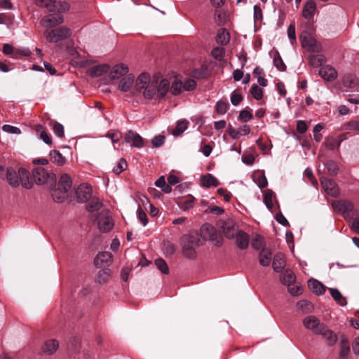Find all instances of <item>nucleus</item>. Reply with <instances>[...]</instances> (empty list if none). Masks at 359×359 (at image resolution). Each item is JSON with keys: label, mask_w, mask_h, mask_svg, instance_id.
<instances>
[{"label": "nucleus", "mask_w": 359, "mask_h": 359, "mask_svg": "<svg viewBox=\"0 0 359 359\" xmlns=\"http://www.w3.org/2000/svg\"><path fill=\"white\" fill-rule=\"evenodd\" d=\"M319 75L326 81H331L337 77V72L333 67L326 65L319 70Z\"/></svg>", "instance_id": "ddd939ff"}, {"label": "nucleus", "mask_w": 359, "mask_h": 359, "mask_svg": "<svg viewBox=\"0 0 359 359\" xmlns=\"http://www.w3.org/2000/svg\"><path fill=\"white\" fill-rule=\"evenodd\" d=\"M158 79L155 77L151 79L143 91V95L147 99H152L157 95Z\"/></svg>", "instance_id": "2eb2a0df"}, {"label": "nucleus", "mask_w": 359, "mask_h": 359, "mask_svg": "<svg viewBox=\"0 0 359 359\" xmlns=\"http://www.w3.org/2000/svg\"><path fill=\"white\" fill-rule=\"evenodd\" d=\"M126 143H130L132 147L142 148L144 147L143 138L135 132L130 130L125 135L124 137Z\"/></svg>", "instance_id": "9b49d317"}, {"label": "nucleus", "mask_w": 359, "mask_h": 359, "mask_svg": "<svg viewBox=\"0 0 359 359\" xmlns=\"http://www.w3.org/2000/svg\"><path fill=\"white\" fill-rule=\"evenodd\" d=\"M344 128L346 130L359 131V122L356 121H349L344 125Z\"/></svg>", "instance_id": "774afa93"}, {"label": "nucleus", "mask_w": 359, "mask_h": 359, "mask_svg": "<svg viewBox=\"0 0 359 359\" xmlns=\"http://www.w3.org/2000/svg\"><path fill=\"white\" fill-rule=\"evenodd\" d=\"M170 92L173 95H180L182 92L183 83L182 81H175L170 87Z\"/></svg>", "instance_id": "a18cd8bd"}, {"label": "nucleus", "mask_w": 359, "mask_h": 359, "mask_svg": "<svg viewBox=\"0 0 359 359\" xmlns=\"http://www.w3.org/2000/svg\"><path fill=\"white\" fill-rule=\"evenodd\" d=\"M273 193L271 190H267L264 195V203L269 210H271L273 207Z\"/></svg>", "instance_id": "37998d69"}, {"label": "nucleus", "mask_w": 359, "mask_h": 359, "mask_svg": "<svg viewBox=\"0 0 359 359\" xmlns=\"http://www.w3.org/2000/svg\"><path fill=\"white\" fill-rule=\"evenodd\" d=\"M67 196V193H64V191L60 190L58 187L54 189L52 192L53 199L57 203H62Z\"/></svg>", "instance_id": "ea45409f"}, {"label": "nucleus", "mask_w": 359, "mask_h": 359, "mask_svg": "<svg viewBox=\"0 0 359 359\" xmlns=\"http://www.w3.org/2000/svg\"><path fill=\"white\" fill-rule=\"evenodd\" d=\"M111 276V270L109 269H101L95 276V282L99 284H104Z\"/></svg>", "instance_id": "473e14b6"}, {"label": "nucleus", "mask_w": 359, "mask_h": 359, "mask_svg": "<svg viewBox=\"0 0 359 359\" xmlns=\"http://www.w3.org/2000/svg\"><path fill=\"white\" fill-rule=\"evenodd\" d=\"M316 4L314 1H309L304 6L302 15L306 19H310L314 15Z\"/></svg>", "instance_id": "a878e982"}, {"label": "nucleus", "mask_w": 359, "mask_h": 359, "mask_svg": "<svg viewBox=\"0 0 359 359\" xmlns=\"http://www.w3.org/2000/svg\"><path fill=\"white\" fill-rule=\"evenodd\" d=\"M252 118V114L248 110H242L240 112L238 119L243 122H248Z\"/></svg>", "instance_id": "13d9d810"}, {"label": "nucleus", "mask_w": 359, "mask_h": 359, "mask_svg": "<svg viewBox=\"0 0 359 359\" xmlns=\"http://www.w3.org/2000/svg\"><path fill=\"white\" fill-rule=\"evenodd\" d=\"M170 88V82L167 79H162L159 83L158 82L157 87V97L163 99Z\"/></svg>", "instance_id": "bb28decb"}, {"label": "nucleus", "mask_w": 359, "mask_h": 359, "mask_svg": "<svg viewBox=\"0 0 359 359\" xmlns=\"http://www.w3.org/2000/svg\"><path fill=\"white\" fill-rule=\"evenodd\" d=\"M308 287L313 292L318 294H322L325 292V286L315 279H310L308 281Z\"/></svg>", "instance_id": "c85d7f7f"}, {"label": "nucleus", "mask_w": 359, "mask_h": 359, "mask_svg": "<svg viewBox=\"0 0 359 359\" xmlns=\"http://www.w3.org/2000/svg\"><path fill=\"white\" fill-rule=\"evenodd\" d=\"M2 129L4 132L11 133V134H20L21 130L19 128L13 126L11 125H4L2 127Z\"/></svg>", "instance_id": "bf43d9fd"}, {"label": "nucleus", "mask_w": 359, "mask_h": 359, "mask_svg": "<svg viewBox=\"0 0 359 359\" xmlns=\"http://www.w3.org/2000/svg\"><path fill=\"white\" fill-rule=\"evenodd\" d=\"M326 168L329 175L332 176H336L337 175L339 167L335 162L332 161H328L326 164Z\"/></svg>", "instance_id": "8fccbe9b"}, {"label": "nucleus", "mask_w": 359, "mask_h": 359, "mask_svg": "<svg viewBox=\"0 0 359 359\" xmlns=\"http://www.w3.org/2000/svg\"><path fill=\"white\" fill-rule=\"evenodd\" d=\"M165 139V137L163 135H156L152 139L151 144L154 147H159L164 144Z\"/></svg>", "instance_id": "6e6d98bb"}, {"label": "nucleus", "mask_w": 359, "mask_h": 359, "mask_svg": "<svg viewBox=\"0 0 359 359\" xmlns=\"http://www.w3.org/2000/svg\"><path fill=\"white\" fill-rule=\"evenodd\" d=\"M228 107L229 104L227 102L219 100L216 104L215 110L218 114L222 115L227 111Z\"/></svg>", "instance_id": "3c124183"}, {"label": "nucleus", "mask_w": 359, "mask_h": 359, "mask_svg": "<svg viewBox=\"0 0 359 359\" xmlns=\"http://www.w3.org/2000/svg\"><path fill=\"white\" fill-rule=\"evenodd\" d=\"M97 219L98 228L100 231L107 233L113 229L114 222L107 209L102 210L99 213Z\"/></svg>", "instance_id": "39448f33"}, {"label": "nucleus", "mask_w": 359, "mask_h": 359, "mask_svg": "<svg viewBox=\"0 0 359 359\" xmlns=\"http://www.w3.org/2000/svg\"><path fill=\"white\" fill-rule=\"evenodd\" d=\"M69 9V5L68 3L65 1L56 2L55 11L59 13L68 11Z\"/></svg>", "instance_id": "338daca9"}, {"label": "nucleus", "mask_w": 359, "mask_h": 359, "mask_svg": "<svg viewBox=\"0 0 359 359\" xmlns=\"http://www.w3.org/2000/svg\"><path fill=\"white\" fill-rule=\"evenodd\" d=\"M200 238L197 235H184L181 238V245L184 255L188 259H194L196 256V248L199 246Z\"/></svg>", "instance_id": "f03ea898"}, {"label": "nucleus", "mask_w": 359, "mask_h": 359, "mask_svg": "<svg viewBox=\"0 0 359 359\" xmlns=\"http://www.w3.org/2000/svg\"><path fill=\"white\" fill-rule=\"evenodd\" d=\"M299 38L302 47L307 49L309 51L319 53L322 50L320 44L309 32H302Z\"/></svg>", "instance_id": "7ed1b4c3"}, {"label": "nucleus", "mask_w": 359, "mask_h": 359, "mask_svg": "<svg viewBox=\"0 0 359 359\" xmlns=\"http://www.w3.org/2000/svg\"><path fill=\"white\" fill-rule=\"evenodd\" d=\"M155 265L159 271L163 274H168L169 268L165 261L162 258H158L155 260Z\"/></svg>", "instance_id": "a19ab883"}, {"label": "nucleus", "mask_w": 359, "mask_h": 359, "mask_svg": "<svg viewBox=\"0 0 359 359\" xmlns=\"http://www.w3.org/2000/svg\"><path fill=\"white\" fill-rule=\"evenodd\" d=\"M322 187L327 194L332 197H337L339 195V189L335 182L327 177H321Z\"/></svg>", "instance_id": "6e6552de"}, {"label": "nucleus", "mask_w": 359, "mask_h": 359, "mask_svg": "<svg viewBox=\"0 0 359 359\" xmlns=\"http://www.w3.org/2000/svg\"><path fill=\"white\" fill-rule=\"evenodd\" d=\"M330 294L332 297L341 306L346 304V300L344 298L339 290L335 288L330 289Z\"/></svg>", "instance_id": "e433bc0d"}, {"label": "nucleus", "mask_w": 359, "mask_h": 359, "mask_svg": "<svg viewBox=\"0 0 359 359\" xmlns=\"http://www.w3.org/2000/svg\"><path fill=\"white\" fill-rule=\"evenodd\" d=\"M113 257L109 252H100L95 258L94 264L98 267H102L104 266H109L112 263Z\"/></svg>", "instance_id": "f8f14e48"}, {"label": "nucleus", "mask_w": 359, "mask_h": 359, "mask_svg": "<svg viewBox=\"0 0 359 359\" xmlns=\"http://www.w3.org/2000/svg\"><path fill=\"white\" fill-rule=\"evenodd\" d=\"M135 80V76L129 74L123 77L119 83L118 89L123 92H127L133 86Z\"/></svg>", "instance_id": "cd10ccee"}, {"label": "nucleus", "mask_w": 359, "mask_h": 359, "mask_svg": "<svg viewBox=\"0 0 359 359\" xmlns=\"http://www.w3.org/2000/svg\"><path fill=\"white\" fill-rule=\"evenodd\" d=\"M304 326L311 330L314 334H319L325 329V325L321 323L318 318L314 316H309L303 320Z\"/></svg>", "instance_id": "423d86ee"}, {"label": "nucleus", "mask_w": 359, "mask_h": 359, "mask_svg": "<svg viewBox=\"0 0 359 359\" xmlns=\"http://www.w3.org/2000/svg\"><path fill=\"white\" fill-rule=\"evenodd\" d=\"M128 166L127 162L124 158H121L116 167L114 168L113 172L116 174L119 175L121 172L125 170Z\"/></svg>", "instance_id": "864d4df0"}, {"label": "nucleus", "mask_w": 359, "mask_h": 359, "mask_svg": "<svg viewBox=\"0 0 359 359\" xmlns=\"http://www.w3.org/2000/svg\"><path fill=\"white\" fill-rule=\"evenodd\" d=\"M76 196L79 203H86L92 196L91 187L87 184H80L76 191Z\"/></svg>", "instance_id": "1a4fd4ad"}, {"label": "nucleus", "mask_w": 359, "mask_h": 359, "mask_svg": "<svg viewBox=\"0 0 359 359\" xmlns=\"http://www.w3.org/2000/svg\"><path fill=\"white\" fill-rule=\"evenodd\" d=\"M151 81V79H150L149 74L146 73L141 74L136 80L135 86V90L141 92L142 90L145 89Z\"/></svg>", "instance_id": "4be33fe9"}, {"label": "nucleus", "mask_w": 359, "mask_h": 359, "mask_svg": "<svg viewBox=\"0 0 359 359\" xmlns=\"http://www.w3.org/2000/svg\"><path fill=\"white\" fill-rule=\"evenodd\" d=\"M201 233L204 239H208L215 241V245L219 246L222 245V239L216 233L215 228L208 224L203 225L201 228Z\"/></svg>", "instance_id": "0eeeda50"}, {"label": "nucleus", "mask_w": 359, "mask_h": 359, "mask_svg": "<svg viewBox=\"0 0 359 359\" xmlns=\"http://www.w3.org/2000/svg\"><path fill=\"white\" fill-rule=\"evenodd\" d=\"M212 55L217 60H222L224 55V49L222 47H217L212 49Z\"/></svg>", "instance_id": "4d7b16f0"}, {"label": "nucleus", "mask_w": 359, "mask_h": 359, "mask_svg": "<svg viewBox=\"0 0 359 359\" xmlns=\"http://www.w3.org/2000/svg\"><path fill=\"white\" fill-rule=\"evenodd\" d=\"M325 61V57L323 55H313L309 57V65L313 67L321 66Z\"/></svg>", "instance_id": "58836bf2"}, {"label": "nucleus", "mask_w": 359, "mask_h": 359, "mask_svg": "<svg viewBox=\"0 0 359 359\" xmlns=\"http://www.w3.org/2000/svg\"><path fill=\"white\" fill-rule=\"evenodd\" d=\"M272 266L276 272H280L284 269L285 266V260L284 255L282 253H277L275 255L273 259Z\"/></svg>", "instance_id": "b1692460"}, {"label": "nucleus", "mask_w": 359, "mask_h": 359, "mask_svg": "<svg viewBox=\"0 0 359 359\" xmlns=\"http://www.w3.org/2000/svg\"><path fill=\"white\" fill-rule=\"evenodd\" d=\"M222 229L224 235L228 238H233L238 232L237 227L231 220L226 221L222 225Z\"/></svg>", "instance_id": "f3484780"}, {"label": "nucleus", "mask_w": 359, "mask_h": 359, "mask_svg": "<svg viewBox=\"0 0 359 359\" xmlns=\"http://www.w3.org/2000/svg\"><path fill=\"white\" fill-rule=\"evenodd\" d=\"M128 67L123 64L116 65L109 73V78L112 80L118 79L120 77L127 74Z\"/></svg>", "instance_id": "dca6fc26"}, {"label": "nucleus", "mask_w": 359, "mask_h": 359, "mask_svg": "<svg viewBox=\"0 0 359 359\" xmlns=\"http://www.w3.org/2000/svg\"><path fill=\"white\" fill-rule=\"evenodd\" d=\"M6 179L12 187H18L21 184L23 187L29 189L33 186L30 173L24 168H20L18 172L12 168H8L6 170Z\"/></svg>", "instance_id": "f257e3e1"}, {"label": "nucleus", "mask_w": 359, "mask_h": 359, "mask_svg": "<svg viewBox=\"0 0 359 359\" xmlns=\"http://www.w3.org/2000/svg\"><path fill=\"white\" fill-rule=\"evenodd\" d=\"M243 100V96L240 93H233L231 95V102L233 105L237 106Z\"/></svg>", "instance_id": "0e129e2a"}, {"label": "nucleus", "mask_w": 359, "mask_h": 359, "mask_svg": "<svg viewBox=\"0 0 359 359\" xmlns=\"http://www.w3.org/2000/svg\"><path fill=\"white\" fill-rule=\"evenodd\" d=\"M250 93L255 99L260 100L263 97V90L257 85L254 84L250 90Z\"/></svg>", "instance_id": "603ef678"}, {"label": "nucleus", "mask_w": 359, "mask_h": 359, "mask_svg": "<svg viewBox=\"0 0 359 359\" xmlns=\"http://www.w3.org/2000/svg\"><path fill=\"white\" fill-rule=\"evenodd\" d=\"M340 346V352L339 356L340 359H347V357L350 353V344L348 339L345 337H343L340 340L339 343Z\"/></svg>", "instance_id": "7c9ffc66"}, {"label": "nucleus", "mask_w": 359, "mask_h": 359, "mask_svg": "<svg viewBox=\"0 0 359 359\" xmlns=\"http://www.w3.org/2000/svg\"><path fill=\"white\" fill-rule=\"evenodd\" d=\"M72 185V180L69 175L65 173L59 179L57 187L64 193H68Z\"/></svg>", "instance_id": "a211bd4d"}, {"label": "nucleus", "mask_w": 359, "mask_h": 359, "mask_svg": "<svg viewBox=\"0 0 359 359\" xmlns=\"http://www.w3.org/2000/svg\"><path fill=\"white\" fill-rule=\"evenodd\" d=\"M295 280L296 277L294 273L288 270L280 276L281 283L284 285H287L288 287L292 285L295 282Z\"/></svg>", "instance_id": "72a5a7b5"}, {"label": "nucleus", "mask_w": 359, "mask_h": 359, "mask_svg": "<svg viewBox=\"0 0 359 359\" xmlns=\"http://www.w3.org/2000/svg\"><path fill=\"white\" fill-rule=\"evenodd\" d=\"M64 21L63 16L60 14H51L42 18L41 23L46 24L48 27H52L62 23Z\"/></svg>", "instance_id": "4468645a"}, {"label": "nucleus", "mask_w": 359, "mask_h": 359, "mask_svg": "<svg viewBox=\"0 0 359 359\" xmlns=\"http://www.w3.org/2000/svg\"><path fill=\"white\" fill-rule=\"evenodd\" d=\"M273 65L280 72H284L286 70V65L283 62L281 57L279 53H277L276 55L273 57Z\"/></svg>", "instance_id": "de8ad7c7"}, {"label": "nucleus", "mask_w": 359, "mask_h": 359, "mask_svg": "<svg viewBox=\"0 0 359 359\" xmlns=\"http://www.w3.org/2000/svg\"><path fill=\"white\" fill-rule=\"evenodd\" d=\"M36 130L38 133H40V138L47 144H50L52 142L51 138L48 134L43 130V127L41 125H37Z\"/></svg>", "instance_id": "79ce46f5"}, {"label": "nucleus", "mask_w": 359, "mask_h": 359, "mask_svg": "<svg viewBox=\"0 0 359 359\" xmlns=\"http://www.w3.org/2000/svg\"><path fill=\"white\" fill-rule=\"evenodd\" d=\"M155 185L161 189L165 194H169L172 191V188L170 184L165 182V177L161 176L156 182Z\"/></svg>", "instance_id": "4c0bfd02"}, {"label": "nucleus", "mask_w": 359, "mask_h": 359, "mask_svg": "<svg viewBox=\"0 0 359 359\" xmlns=\"http://www.w3.org/2000/svg\"><path fill=\"white\" fill-rule=\"evenodd\" d=\"M319 334L323 336L325 341L330 346H333L337 340L336 334L333 331L328 329L326 325L325 326V329H323L322 332H320Z\"/></svg>", "instance_id": "6ab92c4d"}, {"label": "nucleus", "mask_w": 359, "mask_h": 359, "mask_svg": "<svg viewBox=\"0 0 359 359\" xmlns=\"http://www.w3.org/2000/svg\"><path fill=\"white\" fill-rule=\"evenodd\" d=\"M188 124L189 122L186 120L179 121L172 134L175 136L181 135L187 128Z\"/></svg>", "instance_id": "49530a36"}, {"label": "nucleus", "mask_w": 359, "mask_h": 359, "mask_svg": "<svg viewBox=\"0 0 359 359\" xmlns=\"http://www.w3.org/2000/svg\"><path fill=\"white\" fill-rule=\"evenodd\" d=\"M137 218L144 226L147 224L148 220L147 214L141 208L137 209Z\"/></svg>", "instance_id": "680f3d73"}, {"label": "nucleus", "mask_w": 359, "mask_h": 359, "mask_svg": "<svg viewBox=\"0 0 359 359\" xmlns=\"http://www.w3.org/2000/svg\"><path fill=\"white\" fill-rule=\"evenodd\" d=\"M49 156L51 162L58 166H62L66 163L65 157L58 150H52Z\"/></svg>", "instance_id": "c756f323"}, {"label": "nucleus", "mask_w": 359, "mask_h": 359, "mask_svg": "<svg viewBox=\"0 0 359 359\" xmlns=\"http://www.w3.org/2000/svg\"><path fill=\"white\" fill-rule=\"evenodd\" d=\"M217 41L218 43H220L222 45H225L229 41V33L223 29L221 32H219L217 36Z\"/></svg>", "instance_id": "09e8293b"}, {"label": "nucleus", "mask_w": 359, "mask_h": 359, "mask_svg": "<svg viewBox=\"0 0 359 359\" xmlns=\"http://www.w3.org/2000/svg\"><path fill=\"white\" fill-rule=\"evenodd\" d=\"M110 67L108 65H101L92 67L88 70V74L93 77H98L109 70Z\"/></svg>", "instance_id": "393cba45"}, {"label": "nucleus", "mask_w": 359, "mask_h": 359, "mask_svg": "<svg viewBox=\"0 0 359 359\" xmlns=\"http://www.w3.org/2000/svg\"><path fill=\"white\" fill-rule=\"evenodd\" d=\"M236 242L237 246L241 249L245 250L248 247L249 245V236L248 233L243 231H239L236 234Z\"/></svg>", "instance_id": "aec40b11"}, {"label": "nucleus", "mask_w": 359, "mask_h": 359, "mask_svg": "<svg viewBox=\"0 0 359 359\" xmlns=\"http://www.w3.org/2000/svg\"><path fill=\"white\" fill-rule=\"evenodd\" d=\"M53 132L59 137H62L65 135L64 127L59 123H55L53 126Z\"/></svg>", "instance_id": "052dcab7"}, {"label": "nucleus", "mask_w": 359, "mask_h": 359, "mask_svg": "<svg viewBox=\"0 0 359 359\" xmlns=\"http://www.w3.org/2000/svg\"><path fill=\"white\" fill-rule=\"evenodd\" d=\"M37 6L46 8L49 12L55 11L56 0H35Z\"/></svg>", "instance_id": "2f4dec72"}, {"label": "nucleus", "mask_w": 359, "mask_h": 359, "mask_svg": "<svg viewBox=\"0 0 359 359\" xmlns=\"http://www.w3.org/2000/svg\"><path fill=\"white\" fill-rule=\"evenodd\" d=\"M196 86V83L194 79H187L183 84V89L187 91L194 90Z\"/></svg>", "instance_id": "e2e57ef3"}, {"label": "nucleus", "mask_w": 359, "mask_h": 359, "mask_svg": "<svg viewBox=\"0 0 359 359\" xmlns=\"http://www.w3.org/2000/svg\"><path fill=\"white\" fill-rule=\"evenodd\" d=\"M194 198L193 197L184 200L182 205L181 208L183 210H188L194 206Z\"/></svg>", "instance_id": "69168bd1"}, {"label": "nucleus", "mask_w": 359, "mask_h": 359, "mask_svg": "<svg viewBox=\"0 0 359 359\" xmlns=\"http://www.w3.org/2000/svg\"><path fill=\"white\" fill-rule=\"evenodd\" d=\"M251 245L252 247L257 250H259L262 248H263L264 247V241H263V238L262 236H259V235H257L255 236V238H254L252 241V243H251Z\"/></svg>", "instance_id": "5fc2aeb1"}, {"label": "nucleus", "mask_w": 359, "mask_h": 359, "mask_svg": "<svg viewBox=\"0 0 359 359\" xmlns=\"http://www.w3.org/2000/svg\"><path fill=\"white\" fill-rule=\"evenodd\" d=\"M71 35V30L67 27H60L55 29H47L45 32L46 39L51 43H57L65 40Z\"/></svg>", "instance_id": "20e7f679"}, {"label": "nucleus", "mask_w": 359, "mask_h": 359, "mask_svg": "<svg viewBox=\"0 0 359 359\" xmlns=\"http://www.w3.org/2000/svg\"><path fill=\"white\" fill-rule=\"evenodd\" d=\"M201 184L205 188H210V187H216L219 186V182L212 174H207L201 175Z\"/></svg>", "instance_id": "412c9836"}, {"label": "nucleus", "mask_w": 359, "mask_h": 359, "mask_svg": "<svg viewBox=\"0 0 359 359\" xmlns=\"http://www.w3.org/2000/svg\"><path fill=\"white\" fill-rule=\"evenodd\" d=\"M31 177L33 182H34L38 185H42L47 182L49 174L45 168L37 167L32 170V177L31 176Z\"/></svg>", "instance_id": "9d476101"}, {"label": "nucleus", "mask_w": 359, "mask_h": 359, "mask_svg": "<svg viewBox=\"0 0 359 359\" xmlns=\"http://www.w3.org/2000/svg\"><path fill=\"white\" fill-rule=\"evenodd\" d=\"M259 262L263 266H269L271 262V253L263 249L259 253Z\"/></svg>", "instance_id": "f704fd0d"}, {"label": "nucleus", "mask_w": 359, "mask_h": 359, "mask_svg": "<svg viewBox=\"0 0 359 359\" xmlns=\"http://www.w3.org/2000/svg\"><path fill=\"white\" fill-rule=\"evenodd\" d=\"M59 346V342L55 339H48L44 342L42 346V351L44 353L52 355L55 353Z\"/></svg>", "instance_id": "5701e85b"}, {"label": "nucleus", "mask_w": 359, "mask_h": 359, "mask_svg": "<svg viewBox=\"0 0 359 359\" xmlns=\"http://www.w3.org/2000/svg\"><path fill=\"white\" fill-rule=\"evenodd\" d=\"M102 206V203L98 199L93 198L87 205V210L89 212H93L99 210Z\"/></svg>", "instance_id": "c03bdc74"}, {"label": "nucleus", "mask_w": 359, "mask_h": 359, "mask_svg": "<svg viewBox=\"0 0 359 359\" xmlns=\"http://www.w3.org/2000/svg\"><path fill=\"white\" fill-rule=\"evenodd\" d=\"M345 218L352 217L355 215L353 204L349 201H344V205L341 212Z\"/></svg>", "instance_id": "c9c22d12"}]
</instances>
